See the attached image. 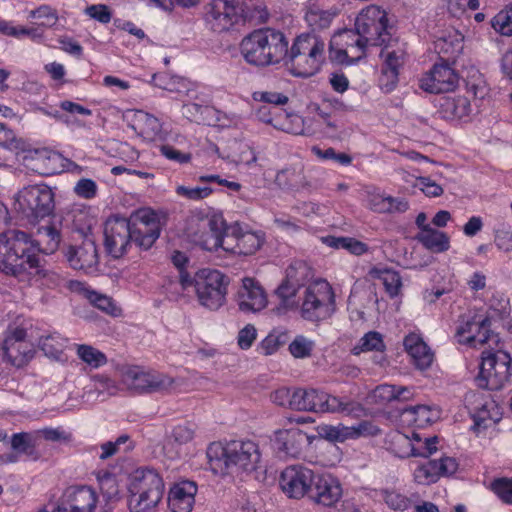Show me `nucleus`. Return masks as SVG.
I'll return each instance as SVG.
<instances>
[{
    "label": "nucleus",
    "mask_w": 512,
    "mask_h": 512,
    "mask_svg": "<svg viewBox=\"0 0 512 512\" xmlns=\"http://www.w3.org/2000/svg\"><path fill=\"white\" fill-rule=\"evenodd\" d=\"M367 205L368 207L377 213H386L389 211L388 196L381 194L376 191L367 192Z\"/></svg>",
    "instance_id": "obj_63"
},
{
    "label": "nucleus",
    "mask_w": 512,
    "mask_h": 512,
    "mask_svg": "<svg viewBox=\"0 0 512 512\" xmlns=\"http://www.w3.org/2000/svg\"><path fill=\"white\" fill-rule=\"evenodd\" d=\"M236 235L237 227H229L227 231L219 238H216L214 243L208 249H217L218 247L223 248L225 251L236 254Z\"/></svg>",
    "instance_id": "obj_57"
},
{
    "label": "nucleus",
    "mask_w": 512,
    "mask_h": 512,
    "mask_svg": "<svg viewBox=\"0 0 512 512\" xmlns=\"http://www.w3.org/2000/svg\"><path fill=\"white\" fill-rule=\"evenodd\" d=\"M372 274L380 279L391 296H397L402 286L401 277L398 272L390 269H374Z\"/></svg>",
    "instance_id": "obj_44"
},
{
    "label": "nucleus",
    "mask_w": 512,
    "mask_h": 512,
    "mask_svg": "<svg viewBox=\"0 0 512 512\" xmlns=\"http://www.w3.org/2000/svg\"><path fill=\"white\" fill-rule=\"evenodd\" d=\"M62 162L61 154L46 147L34 148V172L42 176L61 173Z\"/></svg>",
    "instance_id": "obj_27"
},
{
    "label": "nucleus",
    "mask_w": 512,
    "mask_h": 512,
    "mask_svg": "<svg viewBox=\"0 0 512 512\" xmlns=\"http://www.w3.org/2000/svg\"><path fill=\"white\" fill-rule=\"evenodd\" d=\"M458 464L452 457H441L418 465L414 470V480L421 485L435 483L441 476L456 472Z\"/></svg>",
    "instance_id": "obj_16"
},
{
    "label": "nucleus",
    "mask_w": 512,
    "mask_h": 512,
    "mask_svg": "<svg viewBox=\"0 0 512 512\" xmlns=\"http://www.w3.org/2000/svg\"><path fill=\"white\" fill-rule=\"evenodd\" d=\"M319 391L316 389H296L290 400V409L317 412Z\"/></svg>",
    "instance_id": "obj_36"
},
{
    "label": "nucleus",
    "mask_w": 512,
    "mask_h": 512,
    "mask_svg": "<svg viewBox=\"0 0 512 512\" xmlns=\"http://www.w3.org/2000/svg\"><path fill=\"white\" fill-rule=\"evenodd\" d=\"M57 20L58 17L55 11L49 6H41L34 10V26L52 27Z\"/></svg>",
    "instance_id": "obj_59"
},
{
    "label": "nucleus",
    "mask_w": 512,
    "mask_h": 512,
    "mask_svg": "<svg viewBox=\"0 0 512 512\" xmlns=\"http://www.w3.org/2000/svg\"><path fill=\"white\" fill-rule=\"evenodd\" d=\"M64 497L68 507L50 501L38 512H92L97 502L95 492L86 486L70 487Z\"/></svg>",
    "instance_id": "obj_14"
},
{
    "label": "nucleus",
    "mask_w": 512,
    "mask_h": 512,
    "mask_svg": "<svg viewBox=\"0 0 512 512\" xmlns=\"http://www.w3.org/2000/svg\"><path fill=\"white\" fill-rule=\"evenodd\" d=\"M164 494V483L153 469H137L129 484L130 512H155Z\"/></svg>",
    "instance_id": "obj_7"
},
{
    "label": "nucleus",
    "mask_w": 512,
    "mask_h": 512,
    "mask_svg": "<svg viewBox=\"0 0 512 512\" xmlns=\"http://www.w3.org/2000/svg\"><path fill=\"white\" fill-rule=\"evenodd\" d=\"M473 418L477 428H487L491 423L495 424L500 419L497 405L493 401L486 402Z\"/></svg>",
    "instance_id": "obj_46"
},
{
    "label": "nucleus",
    "mask_w": 512,
    "mask_h": 512,
    "mask_svg": "<svg viewBox=\"0 0 512 512\" xmlns=\"http://www.w3.org/2000/svg\"><path fill=\"white\" fill-rule=\"evenodd\" d=\"M312 152L321 159L334 160L341 165H349L352 162V157L346 153L336 152L334 148H327L325 150L314 146Z\"/></svg>",
    "instance_id": "obj_61"
},
{
    "label": "nucleus",
    "mask_w": 512,
    "mask_h": 512,
    "mask_svg": "<svg viewBox=\"0 0 512 512\" xmlns=\"http://www.w3.org/2000/svg\"><path fill=\"white\" fill-rule=\"evenodd\" d=\"M314 342L302 335H298L289 344V351L295 358H306L311 355Z\"/></svg>",
    "instance_id": "obj_54"
},
{
    "label": "nucleus",
    "mask_w": 512,
    "mask_h": 512,
    "mask_svg": "<svg viewBox=\"0 0 512 512\" xmlns=\"http://www.w3.org/2000/svg\"><path fill=\"white\" fill-rule=\"evenodd\" d=\"M384 501L389 508L395 511H405L411 505L409 498L396 491H385Z\"/></svg>",
    "instance_id": "obj_62"
},
{
    "label": "nucleus",
    "mask_w": 512,
    "mask_h": 512,
    "mask_svg": "<svg viewBox=\"0 0 512 512\" xmlns=\"http://www.w3.org/2000/svg\"><path fill=\"white\" fill-rule=\"evenodd\" d=\"M132 128L147 141H155L163 138L162 125L153 115L138 110L134 113Z\"/></svg>",
    "instance_id": "obj_28"
},
{
    "label": "nucleus",
    "mask_w": 512,
    "mask_h": 512,
    "mask_svg": "<svg viewBox=\"0 0 512 512\" xmlns=\"http://www.w3.org/2000/svg\"><path fill=\"white\" fill-rule=\"evenodd\" d=\"M289 42L278 30L257 29L240 42V53L247 64L258 68L277 65L287 56Z\"/></svg>",
    "instance_id": "obj_3"
},
{
    "label": "nucleus",
    "mask_w": 512,
    "mask_h": 512,
    "mask_svg": "<svg viewBox=\"0 0 512 512\" xmlns=\"http://www.w3.org/2000/svg\"><path fill=\"white\" fill-rule=\"evenodd\" d=\"M463 39V35L453 28L444 30L437 35L434 48L440 55L441 60L454 61L463 50Z\"/></svg>",
    "instance_id": "obj_22"
},
{
    "label": "nucleus",
    "mask_w": 512,
    "mask_h": 512,
    "mask_svg": "<svg viewBox=\"0 0 512 512\" xmlns=\"http://www.w3.org/2000/svg\"><path fill=\"white\" fill-rule=\"evenodd\" d=\"M319 436L331 442H344L349 439L351 430L343 424H321L317 427Z\"/></svg>",
    "instance_id": "obj_48"
},
{
    "label": "nucleus",
    "mask_w": 512,
    "mask_h": 512,
    "mask_svg": "<svg viewBox=\"0 0 512 512\" xmlns=\"http://www.w3.org/2000/svg\"><path fill=\"white\" fill-rule=\"evenodd\" d=\"M417 239L424 247L437 253L448 250L450 246L448 235L434 228H424L419 232Z\"/></svg>",
    "instance_id": "obj_34"
},
{
    "label": "nucleus",
    "mask_w": 512,
    "mask_h": 512,
    "mask_svg": "<svg viewBox=\"0 0 512 512\" xmlns=\"http://www.w3.org/2000/svg\"><path fill=\"white\" fill-rule=\"evenodd\" d=\"M335 308V294L327 281H315L305 288L300 310L305 320H326L332 316Z\"/></svg>",
    "instance_id": "obj_9"
},
{
    "label": "nucleus",
    "mask_w": 512,
    "mask_h": 512,
    "mask_svg": "<svg viewBox=\"0 0 512 512\" xmlns=\"http://www.w3.org/2000/svg\"><path fill=\"white\" fill-rule=\"evenodd\" d=\"M389 449L399 458L422 455L420 450L413 446L411 439L403 433L394 432L391 435Z\"/></svg>",
    "instance_id": "obj_37"
},
{
    "label": "nucleus",
    "mask_w": 512,
    "mask_h": 512,
    "mask_svg": "<svg viewBox=\"0 0 512 512\" xmlns=\"http://www.w3.org/2000/svg\"><path fill=\"white\" fill-rule=\"evenodd\" d=\"M31 197L32 190L30 187H24L15 196L14 209L17 212L29 217L32 213Z\"/></svg>",
    "instance_id": "obj_60"
},
{
    "label": "nucleus",
    "mask_w": 512,
    "mask_h": 512,
    "mask_svg": "<svg viewBox=\"0 0 512 512\" xmlns=\"http://www.w3.org/2000/svg\"><path fill=\"white\" fill-rule=\"evenodd\" d=\"M485 324H489V318H481L473 316L470 318H462L456 329L455 337L460 344L475 343V336L481 328H485Z\"/></svg>",
    "instance_id": "obj_33"
},
{
    "label": "nucleus",
    "mask_w": 512,
    "mask_h": 512,
    "mask_svg": "<svg viewBox=\"0 0 512 512\" xmlns=\"http://www.w3.org/2000/svg\"><path fill=\"white\" fill-rule=\"evenodd\" d=\"M342 495V488L331 475H315L308 497L323 506H332Z\"/></svg>",
    "instance_id": "obj_18"
},
{
    "label": "nucleus",
    "mask_w": 512,
    "mask_h": 512,
    "mask_svg": "<svg viewBox=\"0 0 512 512\" xmlns=\"http://www.w3.org/2000/svg\"><path fill=\"white\" fill-rule=\"evenodd\" d=\"M275 180L279 186L288 189H299L306 184L303 169L297 166L282 169L277 173Z\"/></svg>",
    "instance_id": "obj_38"
},
{
    "label": "nucleus",
    "mask_w": 512,
    "mask_h": 512,
    "mask_svg": "<svg viewBox=\"0 0 512 512\" xmlns=\"http://www.w3.org/2000/svg\"><path fill=\"white\" fill-rule=\"evenodd\" d=\"M325 43L316 35L298 36L291 48L287 47L284 60L290 72L297 77L307 78L315 75L325 60Z\"/></svg>",
    "instance_id": "obj_6"
},
{
    "label": "nucleus",
    "mask_w": 512,
    "mask_h": 512,
    "mask_svg": "<svg viewBox=\"0 0 512 512\" xmlns=\"http://www.w3.org/2000/svg\"><path fill=\"white\" fill-rule=\"evenodd\" d=\"M76 353L77 356L91 368H99L107 363L106 355L91 345H77Z\"/></svg>",
    "instance_id": "obj_43"
},
{
    "label": "nucleus",
    "mask_w": 512,
    "mask_h": 512,
    "mask_svg": "<svg viewBox=\"0 0 512 512\" xmlns=\"http://www.w3.org/2000/svg\"><path fill=\"white\" fill-rule=\"evenodd\" d=\"M489 487L504 503L512 504V478H496Z\"/></svg>",
    "instance_id": "obj_53"
},
{
    "label": "nucleus",
    "mask_w": 512,
    "mask_h": 512,
    "mask_svg": "<svg viewBox=\"0 0 512 512\" xmlns=\"http://www.w3.org/2000/svg\"><path fill=\"white\" fill-rule=\"evenodd\" d=\"M460 77L449 61L435 63L419 80V86L429 93H447L459 84Z\"/></svg>",
    "instance_id": "obj_13"
},
{
    "label": "nucleus",
    "mask_w": 512,
    "mask_h": 512,
    "mask_svg": "<svg viewBox=\"0 0 512 512\" xmlns=\"http://www.w3.org/2000/svg\"><path fill=\"white\" fill-rule=\"evenodd\" d=\"M312 277L310 267L306 262L297 260L292 262L286 269V278L294 285L302 286Z\"/></svg>",
    "instance_id": "obj_47"
},
{
    "label": "nucleus",
    "mask_w": 512,
    "mask_h": 512,
    "mask_svg": "<svg viewBox=\"0 0 512 512\" xmlns=\"http://www.w3.org/2000/svg\"><path fill=\"white\" fill-rule=\"evenodd\" d=\"M88 300L93 306L109 315L116 316L118 314L117 307L111 298L107 297L106 295L92 291L88 293Z\"/></svg>",
    "instance_id": "obj_58"
},
{
    "label": "nucleus",
    "mask_w": 512,
    "mask_h": 512,
    "mask_svg": "<svg viewBox=\"0 0 512 512\" xmlns=\"http://www.w3.org/2000/svg\"><path fill=\"white\" fill-rule=\"evenodd\" d=\"M59 280L60 278L56 273L40 267L38 261L34 258V283L50 288L58 285Z\"/></svg>",
    "instance_id": "obj_55"
},
{
    "label": "nucleus",
    "mask_w": 512,
    "mask_h": 512,
    "mask_svg": "<svg viewBox=\"0 0 512 512\" xmlns=\"http://www.w3.org/2000/svg\"><path fill=\"white\" fill-rule=\"evenodd\" d=\"M381 51V57L384 59V65L381 70L380 85L385 92L392 91L397 82L399 75V68L404 64L405 52L403 49H392L386 42Z\"/></svg>",
    "instance_id": "obj_17"
},
{
    "label": "nucleus",
    "mask_w": 512,
    "mask_h": 512,
    "mask_svg": "<svg viewBox=\"0 0 512 512\" xmlns=\"http://www.w3.org/2000/svg\"><path fill=\"white\" fill-rule=\"evenodd\" d=\"M262 243L263 240L255 232H242L240 228L237 227L236 254H254L261 247Z\"/></svg>",
    "instance_id": "obj_39"
},
{
    "label": "nucleus",
    "mask_w": 512,
    "mask_h": 512,
    "mask_svg": "<svg viewBox=\"0 0 512 512\" xmlns=\"http://www.w3.org/2000/svg\"><path fill=\"white\" fill-rule=\"evenodd\" d=\"M70 266L85 272L93 271L98 264V253L93 239L86 237L79 246L69 247L66 253Z\"/></svg>",
    "instance_id": "obj_19"
},
{
    "label": "nucleus",
    "mask_w": 512,
    "mask_h": 512,
    "mask_svg": "<svg viewBox=\"0 0 512 512\" xmlns=\"http://www.w3.org/2000/svg\"><path fill=\"white\" fill-rule=\"evenodd\" d=\"M239 26L246 24L258 26L267 22L269 13L265 4L259 0L238 1Z\"/></svg>",
    "instance_id": "obj_26"
},
{
    "label": "nucleus",
    "mask_w": 512,
    "mask_h": 512,
    "mask_svg": "<svg viewBox=\"0 0 512 512\" xmlns=\"http://www.w3.org/2000/svg\"><path fill=\"white\" fill-rule=\"evenodd\" d=\"M350 403L342 399L319 391L317 412L338 413L350 411Z\"/></svg>",
    "instance_id": "obj_45"
},
{
    "label": "nucleus",
    "mask_w": 512,
    "mask_h": 512,
    "mask_svg": "<svg viewBox=\"0 0 512 512\" xmlns=\"http://www.w3.org/2000/svg\"><path fill=\"white\" fill-rule=\"evenodd\" d=\"M124 383L136 393L164 392L171 388L174 380L156 371H145L138 367L129 368L124 373Z\"/></svg>",
    "instance_id": "obj_12"
},
{
    "label": "nucleus",
    "mask_w": 512,
    "mask_h": 512,
    "mask_svg": "<svg viewBox=\"0 0 512 512\" xmlns=\"http://www.w3.org/2000/svg\"><path fill=\"white\" fill-rule=\"evenodd\" d=\"M308 440L300 429L277 431L275 436L276 449L289 457H298Z\"/></svg>",
    "instance_id": "obj_24"
},
{
    "label": "nucleus",
    "mask_w": 512,
    "mask_h": 512,
    "mask_svg": "<svg viewBox=\"0 0 512 512\" xmlns=\"http://www.w3.org/2000/svg\"><path fill=\"white\" fill-rule=\"evenodd\" d=\"M25 337L26 330L17 327L12 331L11 335L6 337L3 344L5 354L13 358V363L18 367L27 364L32 358L30 352L22 350Z\"/></svg>",
    "instance_id": "obj_29"
},
{
    "label": "nucleus",
    "mask_w": 512,
    "mask_h": 512,
    "mask_svg": "<svg viewBox=\"0 0 512 512\" xmlns=\"http://www.w3.org/2000/svg\"><path fill=\"white\" fill-rule=\"evenodd\" d=\"M314 476V472L307 467L288 466L281 473L280 487L289 498L300 499L309 495Z\"/></svg>",
    "instance_id": "obj_15"
},
{
    "label": "nucleus",
    "mask_w": 512,
    "mask_h": 512,
    "mask_svg": "<svg viewBox=\"0 0 512 512\" xmlns=\"http://www.w3.org/2000/svg\"><path fill=\"white\" fill-rule=\"evenodd\" d=\"M471 111L470 101L465 96L447 97L440 104V113L449 120H461L469 116Z\"/></svg>",
    "instance_id": "obj_32"
},
{
    "label": "nucleus",
    "mask_w": 512,
    "mask_h": 512,
    "mask_svg": "<svg viewBox=\"0 0 512 512\" xmlns=\"http://www.w3.org/2000/svg\"><path fill=\"white\" fill-rule=\"evenodd\" d=\"M403 415L410 417L409 423H413L417 427H424L431 424L437 417V413L429 406L417 405L405 408Z\"/></svg>",
    "instance_id": "obj_41"
},
{
    "label": "nucleus",
    "mask_w": 512,
    "mask_h": 512,
    "mask_svg": "<svg viewBox=\"0 0 512 512\" xmlns=\"http://www.w3.org/2000/svg\"><path fill=\"white\" fill-rule=\"evenodd\" d=\"M197 486L194 482L184 480L175 483L168 497V504L172 512H191L194 503Z\"/></svg>",
    "instance_id": "obj_21"
},
{
    "label": "nucleus",
    "mask_w": 512,
    "mask_h": 512,
    "mask_svg": "<svg viewBox=\"0 0 512 512\" xmlns=\"http://www.w3.org/2000/svg\"><path fill=\"white\" fill-rule=\"evenodd\" d=\"M204 18L210 28L217 33L238 27V1L209 0L204 8Z\"/></svg>",
    "instance_id": "obj_11"
},
{
    "label": "nucleus",
    "mask_w": 512,
    "mask_h": 512,
    "mask_svg": "<svg viewBox=\"0 0 512 512\" xmlns=\"http://www.w3.org/2000/svg\"><path fill=\"white\" fill-rule=\"evenodd\" d=\"M380 351L383 352L385 350V344L382 338V335L375 331H370L366 333L359 342V345L354 347V354H359L364 351Z\"/></svg>",
    "instance_id": "obj_49"
},
{
    "label": "nucleus",
    "mask_w": 512,
    "mask_h": 512,
    "mask_svg": "<svg viewBox=\"0 0 512 512\" xmlns=\"http://www.w3.org/2000/svg\"><path fill=\"white\" fill-rule=\"evenodd\" d=\"M32 240L19 230L0 233V271L17 277H27L32 268Z\"/></svg>",
    "instance_id": "obj_5"
},
{
    "label": "nucleus",
    "mask_w": 512,
    "mask_h": 512,
    "mask_svg": "<svg viewBox=\"0 0 512 512\" xmlns=\"http://www.w3.org/2000/svg\"><path fill=\"white\" fill-rule=\"evenodd\" d=\"M42 440L52 441V442H61L68 441L69 437L65 434L64 431L58 428H44L39 429L34 432V449L41 444ZM36 452L34 451V454ZM36 456L34 455V460Z\"/></svg>",
    "instance_id": "obj_52"
},
{
    "label": "nucleus",
    "mask_w": 512,
    "mask_h": 512,
    "mask_svg": "<svg viewBox=\"0 0 512 512\" xmlns=\"http://www.w3.org/2000/svg\"><path fill=\"white\" fill-rule=\"evenodd\" d=\"M324 243L335 249H344L354 255H362L368 250V246L352 237H334L328 236L324 238Z\"/></svg>",
    "instance_id": "obj_42"
},
{
    "label": "nucleus",
    "mask_w": 512,
    "mask_h": 512,
    "mask_svg": "<svg viewBox=\"0 0 512 512\" xmlns=\"http://www.w3.org/2000/svg\"><path fill=\"white\" fill-rule=\"evenodd\" d=\"M494 30L502 35L512 34V7L506 11H500L491 20Z\"/></svg>",
    "instance_id": "obj_56"
},
{
    "label": "nucleus",
    "mask_w": 512,
    "mask_h": 512,
    "mask_svg": "<svg viewBox=\"0 0 512 512\" xmlns=\"http://www.w3.org/2000/svg\"><path fill=\"white\" fill-rule=\"evenodd\" d=\"M464 81L467 92L474 98L483 99L488 94L484 76L476 68L471 67L467 70Z\"/></svg>",
    "instance_id": "obj_40"
},
{
    "label": "nucleus",
    "mask_w": 512,
    "mask_h": 512,
    "mask_svg": "<svg viewBox=\"0 0 512 512\" xmlns=\"http://www.w3.org/2000/svg\"><path fill=\"white\" fill-rule=\"evenodd\" d=\"M99 487L102 494L107 499H113L117 496L119 489L116 478L111 473H105L98 477Z\"/></svg>",
    "instance_id": "obj_64"
},
{
    "label": "nucleus",
    "mask_w": 512,
    "mask_h": 512,
    "mask_svg": "<svg viewBox=\"0 0 512 512\" xmlns=\"http://www.w3.org/2000/svg\"><path fill=\"white\" fill-rule=\"evenodd\" d=\"M190 287L194 288L199 303L209 310H218L225 302L227 281L218 270L201 269L193 278L188 273H181V290L185 291Z\"/></svg>",
    "instance_id": "obj_8"
},
{
    "label": "nucleus",
    "mask_w": 512,
    "mask_h": 512,
    "mask_svg": "<svg viewBox=\"0 0 512 512\" xmlns=\"http://www.w3.org/2000/svg\"><path fill=\"white\" fill-rule=\"evenodd\" d=\"M511 357L502 350L483 351L480 371L475 378L478 387L499 390L511 376Z\"/></svg>",
    "instance_id": "obj_10"
},
{
    "label": "nucleus",
    "mask_w": 512,
    "mask_h": 512,
    "mask_svg": "<svg viewBox=\"0 0 512 512\" xmlns=\"http://www.w3.org/2000/svg\"><path fill=\"white\" fill-rule=\"evenodd\" d=\"M211 469L228 473L232 468L253 471L257 468L261 454L258 445L250 440H233L225 446L212 443L207 449Z\"/></svg>",
    "instance_id": "obj_4"
},
{
    "label": "nucleus",
    "mask_w": 512,
    "mask_h": 512,
    "mask_svg": "<svg viewBox=\"0 0 512 512\" xmlns=\"http://www.w3.org/2000/svg\"><path fill=\"white\" fill-rule=\"evenodd\" d=\"M200 226L205 230V235H210L212 243L216 238L221 237L228 228L225 226V221L220 215H213L200 221Z\"/></svg>",
    "instance_id": "obj_50"
},
{
    "label": "nucleus",
    "mask_w": 512,
    "mask_h": 512,
    "mask_svg": "<svg viewBox=\"0 0 512 512\" xmlns=\"http://www.w3.org/2000/svg\"><path fill=\"white\" fill-rule=\"evenodd\" d=\"M403 344L417 368L424 370L431 366L434 355L418 334L410 333L404 338Z\"/></svg>",
    "instance_id": "obj_25"
},
{
    "label": "nucleus",
    "mask_w": 512,
    "mask_h": 512,
    "mask_svg": "<svg viewBox=\"0 0 512 512\" xmlns=\"http://www.w3.org/2000/svg\"><path fill=\"white\" fill-rule=\"evenodd\" d=\"M196 426L193 424H183L174 427L169 437L167 445H184L189 443L195 437Z\"/></svg>",
    "instance_id": "obj_51"
},
{
    "label": "nucleus",
    "mask_w": 512,
    "mask_h": 512,
    "mask_svg": "<svg viewBox=\"0 0 512 512\" xmlns=\"http://www.w3.org/2000/svg\"><path fill=\"white\" fill-rule=\"evenodd\" d=\"M160 222L149 209L138 210L129 219L120 216L110 217L104 228V245L114 258L127 253L134 243L141 250L150 249L160 236Z\"/></svg>",
    "instance_id": "obj_1"
},
{
    "label": "nucleus",
    "mask_w": 512,
    "mask_h": 512,
    "mask_svg": "<svg viewBox=\"0 0 512 512\" xmlns=\"http://www.w3.org/2000/svg\"><path fill=\"white\" fill-rule=\"evenodd\" d=\"M54 194L45 184H34V218L55 219Z\"/></svg>",
    "instance_id": "obj_30"
},
{
    "label": "nucleus",
    "mask_w": 512,
    "mask_h": 512,
    "mask_svg": "<svg viewBox=\"0 0 512 512\" xmlns=\"http://www.w3.org/2000/svg\"><path fill=\"white\" fill-rule=\"evenodd\" d=\"M66 342V339L59 333H51L39 338L38 347L43 351L45 356L57 361H62Z\"/></svg>",
    "instance_id": "obj_35"
},
{
    "label": "nucleus",
    "mask_w": 512,
    "mask_h": 512,
    "mask_svg": "<svg viewBox=\"0 0 512 512\" xmlns=\"http://www.w3.org/2000/svg\"><path fill=\"white\" fill-rule=\"evenodd\" d=\"M0 146L14 150L17 161L26 167L29 166L27 163L31 161L30 151L27 149L29 144L21 138H16L13 131L7 129L2 123H0Z\"/></svg>",
    "instance_id": "obj_31"
},
{
    "label": "nucleus",
    "mask_w": 512,
    "mask_h": 512,
    "mask_svg": "<svg viewBox=\"0 0 512 512\" xmlns=\"http://www.w3.org/2000/svg\"><path fill=\"white\" fill-rule=\"evenodd\" d=\"M388 28L387 14L380 7L370 5L362 9L355 21V32L345 30L339 35L346 44L344 53L348 55L357 50L355 59L362 58L366 46H382L389 41Z\"/></svg>",
    "instance_id": "obj_2"
},
{
    "label": "nucleus",
    "mask_w": 512,
    "mask_h": 512,
    "mask_svg": "<svg viewBox=\"0 0 512 512\" xmlns=\"http://www.w3.org/2000/svg\"><path fill=\"white\" fill-rule=\"evenodd\" d=\"M237 302L243 312H258L267 304L263 289L251 278L243 279V285L237 294Z\"/></svg>",
    "instance_id": "obj_20"
},
{
    "label": "nucleus",
    "mask_w": 512,
    "mask_h": 512,
    "mask_svg": "<svg viewBox=\"0 0 512 512\" xmlns=\"http://www.w3.org/2000/svg\"><path fill=\"white\" fill-rule=\"evenodd\" d=\"M59 224L60 222L50 218L45 224L39 225L34 234V249L47 255L54 253L61 239Z\"/></svg>",
    "instance_id": "obj_23"
}]
</instances>
